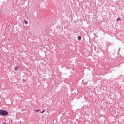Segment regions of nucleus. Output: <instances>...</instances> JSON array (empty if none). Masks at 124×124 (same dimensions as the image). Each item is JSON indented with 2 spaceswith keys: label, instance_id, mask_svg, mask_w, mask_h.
<instances>
[{
  "label": "nucleus",
  "instance_id": "obj_4",
  "mask_svg": "<svg viewBox=\"0 0 124 124\" xmlns=\"http://www.w3.org/2000/svg\"><path fill=\"white\" fill-rule=\"evenodd\" d=\"M24 23L26 24V25H27V24H28V21H26V20H24Z\"/></svg>",
  "mask_w": 124,
  "mask_h": 124
},
{
  "label": "nucleus",
  "instance_id": "obj_8",
  "mask_svg": "<svg viewBox=\"0 0 124 124\" xmlns=\"http://www.w3.org/2000/svg\"><path fill=\"white\" fill-rule=\"evenodd\" d=\"M3 124H6V122H4V123H3Z\"/></svg>",
  "mask_w": 124,
  "mask_h": 124
},
{
  "label": "nucleus",
  "instance_id": "obj_7",
  "mask_svg": "<svg viewBox=\"0 0 124 124\" xmlns=\"http://www.w3.org/2000/svg\"><path fill=\"white\" fill-rule=\"evenodd\" d=\"M45 112V110H43V111L41 112V113L42 114V113H43Z\"/></svg>",
  "mask_w": 124,
  "mask_h": 124
},
{
  "label": "nucleus",
  "instance_id": "obj_6",
  "mask_svg": "<svg viewBox=\"0 0 124 124\" xmlns=\"http://www.w3.org/2000/svg\"><path fill=\"white\" fill-rule=\"evenodd\" d=\"M116 21H117V22H118V21H121V18L118 17Z\"/></svg>",
  "mask_w": 124,
  "mask_h": 124
},
{
  "label": "nucleus",
  "instance_id": "obj_9",
  "mask_svg": "<svg viewBox=\"0 0 124 124\" xmlns=\"http://www.w3.org/2000/svg\"><path fill=\"white\" fill-rule=\"evenodd\" d=\"M0 104H1V102L0 101Z\"/></svg>",
  "mask_w": 124,
  "mask_h": 124
},
{
  "label": "nucleus",
  "instance_id": "obj_5",
  "mask_svg": "<svg viewBox=\"0 0 124 124\" xmlns=\"http://www.w3.org/2000/svg\"><path fill=\"white\" fill-rule=\"evenodd\" d=\"M34 112H37V113H39V109H38L36 110H34Z\"/></svg>",
  "mask_w": 124,
  "mask_h": 124
},
{
  "label": "nucleus",
  "instance_id": "obj_2",
  "mask_svg": "<svg viewBox=\"0 0 124 124\" xmlns=\"http://www.w3.org/2000/svg\"><path fill=\"white\" fill-rule=\"evenodd\" d=\"M18 69H19V66H17V67H16L15 68V70L17 71V70H18Z\"/></svg>",
  "mask_w": 124,
  "mask_h": 124
},
{
  "label": "nucleus",
  "instance_id": "obj_3",
  "mask_svg": "<svg viewBox=\"0 0 124 124\" xmlns=\"http://www.w3.org/2000/svg\"><path fill=\"white\" fill-rule=\"evenodd\" d=\"M81 39H82V37H81L80 36H79L78 37V40L80 41L81 40Z\"/></svg>",
  "mask_w": 124,
  "mask_h": 124
},
{
  "label": "nucleus",
  "instance_id": "obj_1",
  "mask_svg": "<svg viewBox=\"0 0 124 124\" xmlns=\"http://www.w3.org/2000/svg\"><path fill=\"white\" fill-rule=\"evenodd\" d=\"M0 115H1V116H7V115H8V112L4 110H0Z\"/></svg>",
  "mask_w": 124,
  "mask_h": 124
}]
</instances>
